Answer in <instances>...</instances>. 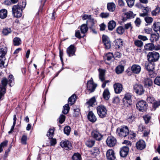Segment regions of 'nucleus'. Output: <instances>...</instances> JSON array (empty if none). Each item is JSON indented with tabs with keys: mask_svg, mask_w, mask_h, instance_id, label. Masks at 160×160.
<instances>
[{
	"mask_svg": "<svg viewBox=\"0 0 160 160\" xmlns=\"http://www.w3.org/2000/svg\"><path fill=\"white\" fill-rule=\"evenodd\" d=\"M24 4V6L21 7L19 5H14L12 8V12L14 17L18 18L21 17L22 13V10L25 7L26 3L23 2Z\"/></svg>",
	"mask_w": 160,
	"mask_h": 160,
	"instance_id": "nucleus-1",
	"label": "nucleus"
},
{
	"mask_svg": "<svg viewBox=\"0 0 160 160\" xmlns=\"http://www.w3.org/2000/svg\"><path fill=\"white\" fill-rule=\"evenodd\" d=\"M117 134L120 137H125L129 134V130L127 126H123L117 129Z\"/></svg>",
	"mask_w": 160,
	"mask_h": 160,
	"instance_id": "nucleus-2",
	"label": "nucleus"
},
{
	"mask_svg": "<svg viewBox=\"0 0 160 160\" xmlns=\"http://www.w3.org/2000/svg\"><path fill=\"white\" fill-rule=\"evenodd\" d=\"M2 86L6 88V86L8 82L10 86L13 85L14 83V78L12 75L9 76L8 79L6 78H3L1 81Z\"/></svg>",
	"mask_w": 160,
	"mask_h": 160,
	"instance_id": "nucleus-3",
	"label": "nucleus"
},
{
	"mask_svg": "<svg viewBox=\"0 0 160 160\" xmlns=\"http://www.w3.org/2000/svg\"><path fill=\"white\" fill-rule=\"evenodd\" d=\"M97 113L100 118L105 117L107 115V110L106 108L103 105H100L97 108Z\"/></svg>",
	"mask_w": 160,
	"mask_h": 160,
	"instance_id": "nucleus-4",
	"label": "nucleus"
},
{
	"mask_svg": "<svg viewBox=\"0 0 160 160\" xmlns=\"http://www.w3.org/2000/svg\"><path fill=\"white\" fill-rule=\"evenodd\" d=\"M148 105L146 102L144 100H141L137 102L136 107L137 109L140 112H144L147 109Z\"/></svg>",
	"mask_w": 160,
	"mask_h": 160,
	"instance_id": "nucleus-5",
	"label": "nucleus"
},
{
	"mask_svg": "<svg viewBox=\"0 0 160 160\" xmlns=\"http://www.w3.org/2000/svg\"><path fill=\"white\" fill-rule=\"evenodd\" d=\"M88 29L87 25L86 24H83L81 26L80 28V30L81 33L83 34L82 36H81L79 30L77 31L75 33V35L76 37L79 38H80L82 37H83L84 35V34L86 33Z\"/></svg>",
	"mask_w": 160,
	"mask_h": 160,
	"instance_id": "nucleus-6",
	"label": "nucleus"
},
{
	"mask_svg": "<svg viewBox=\"0 0 160 160\" xmlns=\"http://www.w3.org/2000/svg\"><path fill=\"white\" fill-rule=\"evenodd\" d=\"M134 91L137 94L141 95L144 92L142 86L139 84H135L133 86Z\"/></svg>",
	"mask_w": 160,
	"mask_h": 160,
	"instance_id": "nucleus-7",
	"label": "nucleus"
},
{
	"mask_svg": "<svg viewBox=\"0 0 160 160\" xmlns=\"http://www.w3.org/2000/svg\"><path fill=\"white\" fill-rule=\"evenodd\" d=\"M60 145L66 150H71L72 148L71 143L67 140L61 141L60 143Z\"/></svg>",
	"mask_w": 160,
	"mask_h": 160,
	"instance_id": "nucleus-8",
	"label": "nucleus"
},
{
	"mask_svg": "<svg viewBox=\"0 0 160 160\" xmlns=\"http://www.w3.org/2000/svg\"><path fill=\"white\" fill-rule=\"evenodd\" d=\"M96 86L97 85L93 82L92 78L87 83V89L90 91V92H93L95 90Z\"/></svg>",
	"mask_w": 160,
	"mask_h": 160,
	"instance_id": "nucleus-9",
	"label": "nucleus"
},
{
	"mask_svg": "<svg viewBox=\"0 0 160 160\" xmlns=\"http://www.w3.org/2000/svg\"><path fill=\"white\" fill-rule=\"evenodd\" d=\"M116 139L112 136L108 137L106 140L107 144L110 147H112L115 146L116 143Z\"/></svg>",
	"mask_w": 160,
	"mask_h": 160,
	"instance_id": "nucleus-10",
	"label": "nucleus"
},
{
	"mask_svg": "<svg viewBox=\"0 0 160 160\" xmlns=\"http://www.w3.org/2000/svg\"><path fill=\"white\" fill-rule=\"evenodd\" d=\"M102 40L105 48L106 49H109L111 47V42L109 38L107 36L103 35L102 36Z\"/></svg>",
	"mask_w": 160,
	"mask_h": 160,
	"instance_id": "nucleus-11",
	"label": "nucleus"
},
{
	"mask_svg": "<svg viewBox=\"0 0 160 160\" xmlns=\"http://www.w3.org/2000/svg\"><path fill=\"white\" fill-rule=\"evenodd\" d=\"M106 157L108 160H115L116 157L114 151L112 149L108 150L106 153Z\"/></svg>",
	"mask_w": 160,
	"mask_h": 160,
	"instance_id": "nucleus-12",
	"label": "nucleus"
},
{
	"mask_svg": "<svg viewBox=\"0 0 160 160\" xmlns=\"http://www.w3.org/2000/svg\"><path fill=\"white\" fill-rule=\"evenodd\" d=\"M76 48L73 45H70L67 49V52L69 57L75 55Z\"/></svg>",
	"mask_w": 160,
	"mask_h": 160,
	"instance_id": "nucleus-13",
	"label": "nucleus"
},
{
	"mask_svg": "<svg viewBox=\"0 0 160 160\" xmlns=\"http://www.w3.org/2000/svg\"><path fill=\"white\" fill-rule=\"evenodd\" d=\"M88 118L89 121L92 122H95L97 120V117L93 112L89 111L88 114Z\"/></svg>",
	"mask_w": 160,
	"mask_h": 160,
	"instance_id": "nucleus-14",
	"label": "nucleus"
},
{
	"mask_svg": "<svg viewBox=\"0 0 160 160\" xmlns=\"http://www.w3.org/2000/svg\"><path fill=\"white\" fill-rule=\"evenodd\" d=\"M92 136L97 140H101L102 137V135L98 131L96 130H94L92 132Z\"/></svg>",
	"mask_w": 160,
	"mask_h": 160,
	"instance_id": "nucleus-15",
	"label": "nucleus"
},
{
	"mask_svg": "<svg viewBox=\"0 0 160 160\" xmlns=\"http://www.w3.org/2000/svg\"><path fill=\"white\" fill-rule=\"evenodd\" d=\"M115 92L116 93H119L122 91L123 87L122 85L118 83H115L113 85Z\"/></svg>",
	"mask_w": 160,
	"mask_h": 160,
	"instance_id": "nucleus-16",
	"label": "nucleus"
},
{
	"mask_svg": "<svg viewBox=\"0 0 160 160\" xmlns=\"http://www.w3.org/2000/svg\"><path fill=\"white\" fill-rule=\"evenodd\" d=\"M136 147L138 149L140 150L144 149L146 147L145 142L143 140H140L136 143Z\"/></svg>",
	"mask_w": 160,
	"mask_h": 160,
	"instance_id": "nucleus-17",
	"label": "nucleus"
},
{
	"mask_svg": "<svg viewBox=\"0 0 160 160\" xmlns=\"http://www.w3.org/2000/svg\"><path fill=\"white\" fill-rule=\"evenodd\" d=\"M129 148L128 147L125 146L122 147L120 152V154L122 157H126L128 153Z\"/></svg>",
	"mask_w": 160,
	"mask_h": 160,
	"instance_id": "nucleus-18",
	"label": "nucleus"
},
{
	"mask_svg": "<svg viewBox=\"0 0 160 160\" xmlns=\"http://www.w3.org/2000/svg\"><path fill=\"white\" fill-rule=\"evenodd\" d=\"M159 57V53L155 52H151V61L156 62L157 61Z\"/></svg>",
	"mask_w": 160,
	"mask_h": 160,
	"instance_id": "nucleus-19",
	"label": "nucleus"
},
{
	"mask_svg": "<svg viewBox=\"0 0 160 160\" xmlns=\"http://www.w3.org/2000/svg\"><path fill=\"white\" fill-rule=\"evenodd\" d=\"M131 70L134 73L138 74L141 71V68L138 65H134L131 67Z\"/></svg>",
	"mask_w": 160,
	"mask_h": 160,
	"instance_id": "nucleus-20",
	"label": "nucleus"
},
{
	"mask_svg": "<svg viewBox=\"0 0 160 160\" xmlns=\"http://www.w3.org/2000/svg\"><path fill=\"white\" fill-rule=\"evenodd\" d=\"M116 5L113 2H109L107 4V8L110 12H113L115 9Z\"/></svg>",
	"mask_w": 160,
	"mask_h": 160,
	"instance_id": "nucleus-21",
	"label": "nucleus"
},
{
	"mask_svg": "<svg viewBox=\"0 0 160 160\" xmlns=\"http://www.w3.org/2000/svg\"><path fill=\"white\" fill-rule=\"evenodd\" d=\"M116 48H120L123 45V41L121 39H118L115 41Z\"/></svg>",
	"mask_w": 160,
	"mask_h": 160,
	"instance_id": "nucleus-22",
	"label": "nucleus"
},
{
	"mask_svg": "<svg viewBox=\"0 0 160 160\" xmlns=\"http://www.w3.org/2000/svg\"><path fill=\"white\" fill-rule=\"evenodd\" d=\"M8 65V62L4 57H2L0 59V67L2 68H4Z\"/></svg>",
	"mask_w": 160,
	"mask_h": 160,
	"instance_id": "nucleus-23",
	"label": "nucleus"
},
{
	"mask_svg": "<svg viewBox=\"0 0 160 160\" xmlns=\"http://www.w3.org/2000/svg\"><path fill=\"white\" fill-rule=\"evenodd\" d=\"M160 49V45H157L156 42H151V50H158Z\"/></svg>",
	"mask_w": 160,
	"mask_h": 160,
	"instance_id": "nucleus-24",
	"label": "nucleus"
},
{
	"mask_svg": "<svg viewBox=\"0 0 160 160\" xmlns=\"http://www.w3.org/2000/svg\"><path fill=\"white\" fill-rule=\"evenodd\" d=\"M7 16V11L3 9L0 10V18L2 19L5 18Z\"/></svg>",
	"mask_w": 160,
	"mask_h": 160,
	"instance_id": "nucleus-25",
	"label": "nucleus"
},
{
	"mask_svg": "<svg viewBox=\"0 0 160 160\" xmlns=\"http://www.w3.org/2000/svg\"><path fill=\"white\" fill-rule=\"evenodd\" d=\"M103 98L106 100L109 99L110 97V93L107 89L104 90L103 93Z\"/></svg>",
	"mask_w": 160,
	"mask_h": 160,
	"instance_id": "nucleus-26",
	"label": "nucleus"
},
{
	"mask_svg": "<svg viewBox=\"0 0 160 160\" xmlns=\"http://www.w3.org/2000/svg\"><path fill=\"white\" fill-rule=\"evenodd\" d=\"M116 25V23L113 20L110 21L108 24V29L110 30H112L115 27Z\"/></svg>",
	"mask_w": 160,
	"mask_h": 160,
	"instance_id": "nucleus-27",
	"label": "nucleus"
},
{
	"mask_svg": "<svg viewBox=\"0 0 160 160\" xmlns=\"http://www.w3.org/2000/svg\"><path fill=\"white\" fill-rule=\"evenodd\" d=\"M99 78L102 82L105 79V72L104 70H99Z\"/></svg>",
	"mask_w": 160,
	"mask_h": 160,
	"instance_id": "nucleus-28",
	"label": "nucleus"
},
{
	"mask_svg": "<svg viewBox=\"0 0 160 160\" xmlns=\"http://www.w3.org/2000/svg\"><path fill=\"white\" fill-rule=\"evenodd\" d=\"M94 19L92 18L87 20L86 25L87 26H88L90 28H92L94 26Z\"/></svg>",
	"mask_w": 160,
	"mask_h": 160,
	"instance_id": "nucleus-29",
	"label": "nucleus"
},
{
	"mask_svg": "<svg viewBox=\"0 0 160 160\" xmlns=\"http://www.w3.org/2000/svg\"><path fill=\"white\" fill-rule=\"evenodd\" d=\"M159 36L158 34H152L151 35V42H156L158 40Z\"/></svg>",
	"mask_w": 160,
	"mask_h": 160,
	"instance_id": "nucleus-30",
	"label": "nucleus"
},
{
	"mask_svg": "<svg viewBox=\"0 0 160 160\" xmlns=\"http://www.w3.org/2000/svg\"><path fill=\"white\" fill-rule=\"evenodd\" d=\"M7 50L6 47H0V57H3L6 53Z\"/></svg>",
	"mask_w": 160,
	"mask_h": 160,
	"instance_id": "nucleus-31",
	"label": "nucleus"
},
{
	"mask_svg": "<svg viewBox=\"0 0 160 160\" xmlns=\"http://www.w3.org/2000/svg\"><path fill=\"white\" fill-rule=\"evenodd\" d=\"M6 88L0 85V100L2 99L6 92Z\"/></svg>",
	"mask_w": 160,
	"mask_h": 160,
	"instance_id": "nucleus-32",
	"label": "nucleus"
},
{
	"mask_svg": "<svg viewBox=\"0 0 160 160\" xmlns=\"http://www.w3.org/2000/svg\"><path fill=\"white\" fill-rule=\"evenodd\" d=\"M76 99V96L75 94L72 95L71 97H70L68 100V102L69 104L72 105L75 102Z\"/></svg>",
	"mask_w": 160,
	"mask_h": 160,
	"instance_id": "nucleus-33",
	"label": "nucleus"
},
{
	"mask_svg": "<svg viewBox=\"0 0 160 160\" xmlns=\"http://www.w3.org/2000/svg\"><path fill=\"white\" fill-rule=\"evenodd\" d=\"M150 53V52H148V55H147V58L148 61H147L145 63V67L146 69L149 72L150 71V66H149V64L150 63V62L149 61V58H150V55H149V54Z\"/></svg>",
	"mask_w": 160,
	"mask_h": 160,
	"instance_id": "nucleus-34",
	"label": "nucleus"
},
{
	"mask_svg": "<svg viewBox=\"0 0 160 160\" xmlns=\"http://www.w3.org/2000/svg\"><path fill=\"white\" fill-rule=\"evenodd\" d=\"M124 70V67L122 65H119L116 68V72L118 74L122 73Z\"/></svg>",
	"mask_w": 160,
	"mask_h": 160,
	"instance_id": "nucleus-35",
	"label": "nucleus"
},
{
	"mask_svg": "<svg viewBox=\"0 0 160 160\" xmlns=\"http://www.w3.org/2000/svg\"><path fill=\"white\" fill-rule=\"evenodd\" d=\"M152 29L155 31H157L160 29V22L154 23L152 27Z\"/></svg>",
	"mask_w": 160,
	"mask_h": 160,
	"instance_id": "nucleus-36",
	"label": "nucleus"
},
{
	"mask_svg": "<svg viewBox=\"0 0 160 160\" xmlns=\"http://www.w3.org/2000/svg\"><path fill=\"white\" fill-rule=\"evenodd\" d=\"M91 152V154L95 156L98 155L100 152L99 148L97 147L92 148Z\"/></svg>",
	"mask_w": 160,
	"mask_h": 160,
	"instance_id": "nucleus-37",
	"label": "nucleus"
},
{
	"mask_svg": "<svg viewBox=\"0 0 160 160\" xmlns=\"http://www.w3.org/2000/svg\"><path fill=\"white\" fill-rule=\"evenodd\" d=\"M159 106H160V101H153L152 105V108L151 110H155Z\"/></svg>",
	"mask_w": 160,
	"mask_h": 160,
	"instance_id": "nucleus-38",
	"label": "nucleus"
},
{
	"mask_svg": "<svg viewBox=\"0 0 160 160\" xmlns=\"http://www.w3.org/2000/svg\"><path fill=\"white\" fill-rule=\"evenodd\" d=\"M63 110L62 111V112L65 114H67L68 112L70 109L69 105L66 104L63 106Z\"/></svg>",
	"mask_w": 160,
	"mask_h": 160,
	"instance_id": "nucleus-39",
	"label": "nucleus"
},
{
	"mask_svg": "<svg viewBox=\"0 0 160 160\" xmlns=\"http://www.w3.org/2000/svg\"><path fill=\"white\" fill-rule=\"evenodd\" d=\"M11 32V30L10 28H5L3 29L2 31V33L3 35H7L10 33Z\"/></svg>",
	"mask_w": 160,
	"mask_h": 160,
	"instance_id": "nucleus-40",
	"label": "nucleus"
},
{
	"mask_svg": "<svg viewBox=\"0 0 160 160\" xmlns=\"http://www.w3.org/2000/svg\"><path fill=\"white\" fill-rule=\"evenodd\" d=\"M94 141L90 139L87 140L86 142V145L89 147H92L94 145Z\"/></svg>",
	"mask_w": 160,
	"mask_h": 160,
	"instance_id": "nucleus-41",
	"label": "nucleus"
},
{
	"mask_svg": "<svg viewBox=\"0 0 160 160\" xmlns=\"http://www.w3.org/2000/svg\"><path fill=\"white\" fill-rule=\"evenodd\" d=\"M13 44L15 46H18L20 44H21V41L19 38H15L13 40Z\"/></svg>",
	"mask_w": 160,
	"mask_h": 160,
	"instance_id": "nucleus-42",
	"label": "nucleus"
},
{
	"mask_svg": "<svg viewBox=\"0 0 160 160\" xmlns=\"http://www.w3.org/2000/svg\"><path fill=\"white\" fill-rule=\"evenodd\" d=\"M125 15H126L127 18L128 19L133 18L135 16V14H134L131 11L127 12L126 13Z\"/></svg>",
	"mask_w": 160,
	"mask_h": 160,
	"instance_id": "nucleus-43",
	"label": "nucleus"
},
{
	"mask_svg": "<svg viewBox=\"0 0 160 160\" xmlns=\"http://www.w3.org/2000/svg\"><path fill=\"white\" fill-rule=\"evenodd\" d=\"M54 132V130L53 129L50 128L47 132V136L49 138H52L53 137Z\"/></svg>",
	"mask_w": 160,
	"mask_h": 160,
	"instance_id": "nucleus-44",
	"label": "nucleus"
},
{
	"mask_svg": "<svg viewBox=\"0 0 160 160\" xmlns=\"http://www.w3.org/2000/svg\"><path fill=\"white\" fill-rule=\"evenodd\" d=\"M160 11V8L158 7H157L152 12V15L153 16H156L158 15Z\"/></svg>",
	"mask_w": 160,
	"mask_h": 160,
	"instance_id": "nucleus-45",
	"label": "nucleus"
},
{
	"mask_svg": "<svg viewBox=\"0 0 160 160\" xmlns=\"http://www.w3.org/2000/svg\"><path fill=\"white\" fill-rule=\"evenodd\" d=\"M73 160H81L80 155L78 153H75L72 157Z\"/></svg>",
	"mask_w": 160,
	"mask_h": 160,
	"instance_id": "nucleus-46",
	"label": "nucleus"
},
{
	"mask_svg": "<svg viewBox=\"0 0 160 160\" xmlns=\"http://www.w3.org/2000/svg\"><path fill=\"white\" fill-rule=\"evenodd\" d=\"M124 31L125 29L122 26L119 27L117 29V32L119 34H122Z\"/></svg>",
	"mask_w": 160,
	"mask_h": 160,
	"instance_id": "nucleus-47",
	"label": "nucleus"
},
{
	"mask_svg": "<svg viewBox=\"0 0 160 160\" xmlns=\"http://www.w3.org/2000/svg\"><path fill=\"white\" fill-rule=\"evenodd\" d=\"M95 102V98L94 97L92 98L89 100L87 102V103L89 106H93Z\"/></svg>",
	"mask_w": 160,
	"mask_h": 160,
	"instance_id": "nucleus-48",
	"label": "nucleus"
},
{
	"mask_svg": "<svg viewBox=\"0 0 160 160\" xmlns=\"http://www.w3.org/2000/svg\"><path fill=\"white\" fill-rule=\"evenodd\" d=\"M113 57V54L112 53L109 52L106 55L105 58L108 61H110Z\"/></svg>",
	"mask_w": 160,
	"mask_h": 160,
	"instance_id": "nucleus-49",
	"label": "nucleus"
},
{
	"mask_svg": "<svg viewBox=\"0 0 160 160\" xmlns=\"http://www.w3.org/2000/svg\"><path fill=\"white\" fill-rule=\"evenodd\" d=\"M131 96L130 94L127 93L125 94L123 99V101L132 100L131 99Z\"/></svg>",
	"mask_w": 160,
	"mask_h": 160,
	"instance_id": "nucleus-50",
	"label": "nucleus"
},
{
	"mask_svg": "<svg viewBox=\"0 0 160 160\" xmlns=\"http://www.w3.org/2000/svg\"><path fill=\"white\" fill-rule=\"evenodd\" d=\"M8 141H5L1 143L0 144V152H2L3 151V148L7 146Z\"/></svg>",
	"mask_w": 160,
	"mask_h": 160,
	"instance_id": "nucleus-51",
	"label": "nucleus"
},
{
	"mask_svg": "<svg viewBox=\"0 0 160 160\" xmlns=\"http://www.w3.org/2000/svg\"><path fill=\"white\" fill-rule=\"evenodd\" d=\"M128 136V138L130 139H133L135 138L136 136V134L132 131L129 132V134Z\"/></svg>",
	"mask_w": 160,
	"mask_h": 160,
	"instance_id": "nucleus-52",
	"label": "nucleus"
},
{
	"mask_svg": "<svg viewBox=\"0 0 160 160\" xmlns=\"http://www.w3.org/2000/svg\"><path fill=\"white\" fill-rule=\"evenodd\" d=\"M71 131V128L69 126H66L64 129V133L68 135L69 134Z\"/></svg>",
	"mask_w": 160,
	"mask_h": 160,
	"instance_id": "nucleus-53",
	"label": "nucleus"
},
{
	"mask_svg": "<svg viewBox=\"0 0 160 160\" xmlns=\"http://www.w3.org/2000/svg\"><path fill=\"white\" fill-rule=\"evenodd\" d=\"M124 105L125 107H129L132 104V100L123 101Z\"/></svg>",
	"mask_w": 160,
	"mask_h": 160,
	"instance_id": "nucleus-54",
	"label": "nucleus"
},
{
	"mask_svg": "<svg viewBox=\"0 0 160 160\" xmlns=\"http://www.w3.org/2000/svg\"><path fill=\"white\" fill-rule=\"evenodd\" d=\"M128 6L131 7H132L134 3L135 0H126Z\"/></svg>",
	"mask_w": 160,
	"mask_h": 160,
	"instance_id": "nucleus-55",
	"label": "nucleus"
},
{
	"mask_svg": "<svg viewBox=\"0 0 160 160\" xmlns=\"http://www.w3.org/2000/svg\"><path fill=\"white\" fill-rule=\"evenodd\" d=\"M135 45L138 47H141L142 46L143 44V42L139 40H137L134 42Z\"/></svg>",
	"mask_w": 160,
	"mask_h": 160,
	"instance_id": "nucleus-56",
	"label": "nucleus"
},
{
	"mask_svg": "<svg viewBox=\"0 0 160 160\" xmlns=\"http://www.w3.org/2000/svg\"><path fill=\"white\" fill-rule=\"evenodd\" d=\"M135 118V117L132 114L128 115V119L130 122H132L134 121Z\"/></svg>",
	"mask_w": 160,
	"mask_h": 160,
	"instance_id": "nucleus-57",
	"label": "nucleus"
},
{
	"mask_svg": "<svg viewBox=\"0 0 160 160\" xmlns=\"http://www.w3.org/2000/svg\"><path fill=\"white\" fill-rule=\"evenodd\" d=\"M143 118L146 123L147 124L149 122L150 120V116L148 114L143 116Z\"/></svg>",
	"mask_w": 160,
	"mask_h": 160,
	"instance_id": "nucleus-58",
	"label": "nucleus"
},
{
	"mask_svg": "<svg viewBox=\"0 0 160 160\" xmlns=\"http://www.w3.org/2000/svg\"><path fill=\"white\" fill-rule=\"evenodd\" d=\"M150 79L149 78H148L145 79L144 83V85L145 87H149L150 86Z\"/></svg>",
	"mask_w": 160,
	"mask_h": 160,
	"instance_id": "nucleus-59",
	"label": "nucleus"
},
{
	"mask_svg": "<svg viewBox=\"0 0 160 160\" xmlns=\"http://www.w3.org/2000/svg\"><path fill=\"white\" fill-rule=\"evenodd\" d=\"M65 116L64 115H61L59 118V122L60 124H62L65 120Z\"/></svg>",
	"mask_w": 160,
	"mask_h": 160,
	"instance_id": "nucleus-60",
	"label": "nucleus"
},
{
	"mask_svg": "<svg viewBox=\"0 0 160 160\" xmlns=\"http://www.w3.org/2000/svg\"><path fill=\"white\" fill-rule=\"evenodd\" d=\"M27 136L26 135H23L21 139L22 143L23 144H26V141L27 140Z\"/></svg>",
	"mask_w": 160,
	"mask_h": 160,
	"instance_id": "nucleus-61",
	"label": "nucleus"
},
{
	"mask_svg": "<svg viewBox=\"0 0 160 160\" xmlns=\"http://www.w3.org/2000/svg\"><path fill=\"white\" fill-rule=\"evenodd\" d=\"M144 52L146 53H147V52L150 51V43L146 44L144 46Z\"/></svg>",
	"mask_w": 160,
	"mask_h": 160,
	"instance_id": "nucleus-62",
	"label": "nucleus"
},
{
	"mask_svg": "<svg viewBox=\"0 0 160 160\" xmlns=\"http://www.w3.org/2000/svg\"><path fill=\"white\" fill-rule=\"evenodd\" d=\"M100 16L102 18H106L109 17V14L108 12H102L100 14Z\"/></svg>",
	"mask_w": 160,
	"mask_h": 160,
	"instance_id": "nucleus-63",
	"label": "nucleus"
},
{
	"mask_svg": "<svg viewBox=\"0 0 160 160\" xmlns=\"http://www.w3.org/2000/svg\"><path fill=\"white\" fill-rule=\"evenodd\" d=\"M154 82L155 84L160 86V77H157L154 80Z\"/></svg>",
	"mask_w": 160,
	"mask_h": 160,
	"instance_id": "nucleus-64",
	"label": "nucleus"
}]
</instances>
